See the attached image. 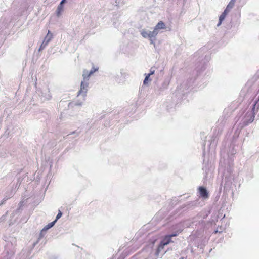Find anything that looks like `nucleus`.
<instances>
[{
    "instance_id": "f257e3e1",
    "label": "nucleus",
    "mask_w": 259,
    "mask_h": 259,
    "mask_svg": "<svg viewBox=\"0 0 259 259\" xmlns=\"http://www.w3.org/2000/svg\"><path fill=\"white\" fill-rule=\"evenodd\" d=\"M233 164L232 161H229L227 167H225V168H224L221 162H220L219 171L220 172L223 171L222 172L221 185L224 186V189H229L232 184V180L233 179V176L232 175L233 171Z\"/></svg>"
},
{
    "instance_id": "f03ea898",
    "label": "nucleus",
    "mask_w": 259,
    "mask_h": 259,
    "mask_svg": "<svg viewBox=\"0 0 259 259\" xmlns=\"http://www.w3.org/2000/svg\"><path fill=\"white\" fill-rule=\"evenodd\" d=\"M5 241L6 243L5 245L4 259H11L15 252V246L16 245V239L14 237H5Z\"/></svg>"
},
{
    "instance_id": "7ed1b4c3",
    "label": "nucleus",
    "mask_w": 259,
    "mask_h": 259,
    "mask_svg": "<svg viewBox=\"0 0 259 259\" xmlns=\"http://www.w3.org/2000/svg\"><path fill=\"white\" fill-rule=\"evenodd\" d=\"M255 111V110H252V108L251 110L248 111L245 113L239 123V126L241 128H242L253 122L254 119Z\"/></svg>"
},
{
    "instance_id": "20e7f679",
    "label": "nucleus",
    "mask_w": 259,
    "mask_h": 259,
    "mask_svg": "<svg viewBox=\"0 0 259 259\" xmlns=\"http://www.w3.org/2000/svg\"><path fill=\"white\" fill-rule=\"evenodd\" d=\"M170 79L168 77H166L164 79L162 83L159 85L158 83L157 79L154 81V90L157 94H160L161 93L166 89L169 84Z\"/></svg>"
},
{
    "instance_id": "39448f33",
    "label": "nucleus",
    "mask_w": 259,
    "mask_h": 259,
    "mask_svg": "<svg viewBox=\"0 0 259 259\" xmlns=\"http://www.w3.org/2000/svg\"><path fill=\"white\" fill-rule=\"evenodd\" d=\"M219 131L217 132L215 130L213 135L209 137L210 139L208 140V146L212 149H214L217 145L219 140Z\"/></svg>"
},
{
    "instance_id": "423d86ee",
    "label": "nucleus",
    "mask_w": 259,
    "mask_h": 259,
    "mask_svg": "<svg viewBox=\"0 0 259 259\" xmlns=\"http://www.w3.org/2000/svg\"><path fill=\"white\" fill-rule=\"evenodd\" d=\"M188 88L187 82H183L179 87H178L176 92V96L179 97H182V96H184L185 93H187L185 91H187Z\"/></svg>"
},
{
    "instance_id": "0eeeda50",
    "label": "nucleus",
    "mask_w": 259,
    "mask_h": 259,
    "mask_svg": "<svg viewBox=\"0 0 259 259\" xmlns=\"http://www.w3.org/2000/svg\"><path fill=\"white\" fill-rule=\"evenodd\" d=\"M89 87V81L87 80H82L81 82L80 89L78 92V95H82L83 97L86 96Z\"/></svg>"
},
{
    "instance_id": "6e6552de",
    "label": "nucleus",
    "mask_w": 259,
    "mask_h": 259,
    "mask_svg": "<svg viewBox=\"0 0 259 259\" xmlns=\"http://www.w3.org/2000/svg\"><path fill=\"white\" fill-rule=\"evenodd\" d=\"M198 202L197 201H192L187 202V203L182 205L181 209H184V210H192L198 206Z\"/></svg>"
},
{
    "instance_id": "1a4fd4ad",
    "label": "nucleus",
    "mask_w": 259,
    "mask_h": 259,
    "mask_svg": "<svg viewBox=\"0 0 259 259\" xmlns=\"http://www.w3.org/2000/svg\"><path fill=\"white\" fill-rule=\"evenodd\" d=\"M113 80L117 83H120L123 81L122 71L115 72L111 73Z\"/></svg>"
},
{
    "instance_id": "9d476101",
    "label": "nucleus",
    "mask_w": 259,
    "mask_h": 259,
    "mask_svg": "<svg viewBox=\"0 0 259 259\" xmlns=\"http://www.w3.org/2000/svg\"><path fill=\"white\" fill-rule=\"evenodd\" d=\"M140 34L145 38L151 37H156L155 35H153V31H150L146 29H142L140 31Z\"/></svg>"
},
{
    "instance_id": "9b49d317",
    "label": "nucleus",
    "mask_w": 259,
    "mask_h": 259,
    "mask_svg": "<svg viewBox=\"0 0 259 259\" xmlns=\"http://www.w3.org/2000/svg\"><path fill=\"white\" fill-rule=\"evenodd\" d=\"M165 28V24L162 21L159 22L154 28L153 30V35H155L156 36L159 32L160 29H163Z\"/></svg>"
},
{
    "instance_id": "f8f14e48",
    "label": "nucleus",
    "mask_w": 259,
    "mask_h": 259,
    "mask_svg": "<svg viewBox=\"0 0 259 259\" xmlns=\"http://www.w3.org/2000/svg\"><path fill=\"white\" fill-rule=\"evenodd\" d=\"M166 252V250L164 249V246L162 245V244L160 243L159 245H158L155 253V255L157 257H161Z\"/></svg>"
},
{
    "instance_id": "ddd939ff",
    "label": "nucleus",
    "mask_w": 259,
    "mask_h": 259,
    "mask_svg": "<svg viewBox=\"0 0 259 259\" xmlns=\"http://www.w3.org/2000/svg\"><path fill=\"white\" fill-rule=\"evenodd\" d=\"M200 196L205 199L209 197V194L207 189L203 186H200L198 188Z\"/></svg>"
},
{
    "instance_id": "4468645a",
    "label": "nucleus",
    "mask_w": 259,
    "mask_h": 259,
    "mask_svg": "<svg viewBox=\"0 0 259 259\" xmlns=\"http://www.w3.org/2000/svg\"><path fill=\"white\" fill-rule=\"evenodd\" d=\"M41 99L42 100H50L51 98V95L49 89L46 88L41 93Z\"/></svg>"
},
{
    "instance_id": "2eb2a0df",
    "label": "nucleus",
    "mask_w": 259,
    "mask_h": 259,
    "mask_svg": "<svg viewBox=\"0 0 259 259\" xmlns=\"http://www.w3.org/2000/svg\"><path fill=\"white\" fill-rule=\"evenodd\" d=\"M207 64L205 61H203L200 62L199 64L198 65L196 68V71L200 74L203 72L206 68Z\"/></svg>"
},
{
    "instance_id": "dca6fc26",
    "label": "nucleus",
    "mask_w": 259,
    "mask_h": 259,
    "mask_svg": "<svg viewBox=\"0 0 259 259\" xmlns=\"http://www.w3.org/2000/svg\"><path fill=\"white\" fill-rule=\"evenodd\" d=\"M53 37L52 34L50 32V31L49 30L47 34L45 36L42 44L46 46H47L48 44L50 42V41L51 40L52 38Z\"/></svg>"
},
{
    "instance_id": "f3484780",
    "label": "nucleus",
    "mask_w": 259,
    "mask_h": 259,
    "mask_svg": "<svg viewBox=\"0 0 259 259\" xmlns=\"http://www.w3.org/2000/svg\"><path fill=\"white\" fill-rule=\"evenodd\" d=\"M171 242V238L168 235L165 236L164 238L160 241V243L162 245L166 246L168 245L170 242Z\"/></svg>"
},
{
    "instance_id": "a211bd4d",
    "label": "nucleus",
    "mask_w": 259,
    "mask_h": 259,
    "mask_svg": "<svg viewBox=\"0 0 259 259\" xmlns=\"http://www.w3.org/2000/svg\"><path fill=\"white\" fill-rule=\"evenodd\" d=\"M66 0H61L59 6L57 7L56 12L57 15L59 16L61 13V12L63 10L64 4L66 3Z\"/></svg>"
},
{
    "instance_id": "6ab92c4d",
    "label": "nucleus",
    "mask_w": 259,
    "mask_h": 259,
    "mask_svg": "<svg viewBox=\"0 0 259 259\" xmlns=\"http://www.w3.org/2000/svg\"><path fill=\"white\" fill-rule=\"evenodd\" d=\"M92 75L89 74V71L87 70H84L83 71L82 76L83 80H87L89 81V78Z\"/></svg>"
},
{
    "instance_id": "aec40b11",
    "label": "nucleus",
    "mask_w": 259,
    "mask_h": 259,
    "mask_svg": "<svg viewBox=\"0 0 259 259\" xmlns=\"http://www.w3.org/2000/svg\"><path fill=\"white\" fill-rule=\"evenodd\" d=\"M124 0H115V3L113 4L115 6L117 7V8L120 7L121 6L125 4Z\"/></svg>"
},
{
    "instance_id": "412c9836",
    "label": "nucleus",
    "mask_w": 259,
    "mask_h": 259,
    "mask_svg": "<svg viewBox=\"0 0 259 259\" xmlns=\"http://www.w3.org/2000/svg\"><path fill=\"white\" fill-rule=\"evenodd\" d=\"M55 224V221H53L46 225L42 229H44V231H46L47 232V230L53 227Z\"/></svg>"
},
{
    "instance_id": "4be33fe9",
    "label": "nucleus",
    "mask_w": 259,
    "mask_h": 259,
    "mask_svg": "<svg viewBox=\"0 0 259 259\" xmlns=\"http://www.w3.org/2000/svg\"><path fill=\"white\" fill-rule=\"evenodd\" d=\"M252 110L257 111L259 109V96L257 100H256L252 106Z\"/></svg>"
},
{
    "instance_id": "5701e85b",
    "label": "nucleus",
    "mask_w": 259,
    "mask_h": 259,
    "mask_svg": "<svg viewBox=\"0 0 259 259\" xmlns=\"http://www.w3.org/2000/svg\"><path fill=\"white\" fill-rule=\"evenodd\" d=\"M46 231H44V229H42L40 232V234H39V237H38V240L36 242L34 243L33 244V246H34L35 245H36V244L37 243H38V241L41 239L44 236L46 235Z\"/></svg>"
},
{
    "instance_id": "b1692460",
    "label": "nucleus",
    "mask_w": 259,
    "mask_h": 259,
    "mask_svg": "<svg viewBox=\"0 0 259 259\" xmlns=\"http://www.w3.org/2000/svg\"><path fill=\"white\" fill-rule=\"evenodd\" d=\"M15 190L12 189L11 191V192L8 194L6 193L5 197L3 199L4 201L1 204H3L4 202V201H6V200L8 199L9 198H11L14 193Z\"/></svg>"
},
{
    "instance_id": "393cba45",
    "label": "nucleus",
    "mask_w": 259,
    "mask_h": 259,
    "mask_svg": "<svg viewBox=\"0 0 259 259\" xmlns=\"http://www.w3.org/2000/svg\"><path fill=\"white\" fill-rule=\"evenodd\" d=\"M145 77L143 81V84L147 85L149 83V82L151 81V79L150 78V76L149 74H145Z\"/></svg>"
},
{
    "instance_id": "a878e982",
    "label": "nucleus",
    "mask_w": 259,
    "mask_h": 259,
    "mask_svg": "<svg viewBox=\"0 0 259 259\" xmlns=\"http://www.w3.org/2000/svg\"><path fill=\"white\" fill-rule=\"evenodd\" d=\"M226 16L225 15V14H223V13L221 14V15L219 17L218 23L217 25V27H219V26H220L221 25L223 21L225 19Z\"/></svg>"
},
{
    "instance_id": "bb28decb",
    "label": "nucleus",
    "mask_w": 259,
    "mask_h": 259,
    "mask_svg": "<svg viewBox=\"0 0 259 259\" xmlns=\"http://www.w3.org/2000/svg\"><path fill=\"white\" fill-rule=\"evenodd\" d=\"M179 202V198L177 197H174L171 200L170 204L172 206H174V205H176Z\"/></svg>"
},
{
    "instance_id": "cd10ccee",
    "label": "nucleus",
    "mask_w": 259,
    "mask_h": 259,
    "mask_svg": "<svg viewBox=\"0 0 259 259\" xmlns=\"http://www.w3.org/2000/svg\"><path fill=\"white\" fill-rule=\"evenodd\" d=\"M156 69L157 68H156L155 66H153V67H151L150 70V72L149 73H148L147 74H149L150 76H151L152 75L154 74L155 72H157V71H156Z\"/></svg>"
},
{
    "instance_id": "c85d7f7f",
    "label": "nucleus",
    "mask_w": 259,
    "mask_h": 259,
    "mask_svg": "<svg viewBox=\"0 0 259 259\" xmlns=\"http://www.w3.org/2000/svg\"><path fill=\"white\" fill-rule=\"evenodd\" d=\"M235 1L236 0H231L227 7L230 9H231L233 7Z\"/></svg>"
},
{
    "instance_id": "c756f323",
    "label": "nucleus",
    "mask_w": 259,
    "mask_h": 259,
    "mask_svg": "<svg viewBox=\"0 0 259 259\" xmlns=\"http://www.w3.org/2000/svg\"><path fill=\"white\" fill-rule=\"evenodd\" d=\"M99 69L98 67H95V66H93L91 70L89 71V74L92 75L96 71H98Z\"/></svg>"
},
{
    "instance_id": "7c9ffc66",
    "label": "nucleus",
    "mask_w": 259,
    "mask_h": 259,
    "mask_svg": "<svg viewBox=\"0 0 259 259\" xmlns=\"http://www.w3.org/2000/svg\"><path fill=\"white\" fill-rule=\"evenodd\" d=\"M62 212L60 210H58V213L56 217V219L54 221H55V223L57 222V220L58 219H59L62 217Z\"/></svg>"
},
{
    "instance_id": "2f4dec72",
    "label": "nucleus",
    "mask_w": 259,
    "mask_h": 259,
    "mask_svg": "<svg viewBox=\"0 0 259 259\" xmlns=\"http://www.w3.org/2000/svg\"><path fill=\"white\" fill-rule=\"evenodd\" d=\"M181 232V231H177L175 232H173L170 234L168 235L171 238L172 237H175L178 235V234Z\"/></svg>"
},
{
    "instance_id": "473e14b6",
    "label": "nucleus",
    "mask_w": 259,
    "mask_h": 259,
    "mask_svg": "<svg viewBox=\"0 0 259 259\" xmlns=\"http://www.w3.org/2000/svg\"><path fill=\"white\" fill-rule=\"evenodd\" d=\"M149 39L150 40V44H152V45H153L155 47V44L154 41L156 39V37L149 38Z\"/></svg>"
},
{
    "instance_id": "72a5a7b5",
    "label": "nucleus",
    "mask_w": 259,
    "mask_h": 259,
    "mask_svg": "<svg viewBox=\"0 0 259 259\" xmlns=\"http://www.w3.org/2000/svg\"><path fill=\"white\" fill-rule=\"evenodd\" d=\"M203 224H204V221L203 220H201V223L200 222H199V227H198V228H200V229H202L203 227Z\"/></svg>"
},
{
    "instance_id": "f704fd0d",
    "label": "nucleus",
    "mask_w": 259,
    "mask_h": 259,
    "mask_svg": "<svg viewBox=\"0 0 259 259\" xmlns=\"http://www.w3.org/2000/svg\"><path fill=\"white\" fill-rule=\"evenodd\" d=\"M231 9L228 8L227 7H226V8L225 9V10L224 11V12L222 13L223 14H225V15H227V13L229 12V11Z\"/></svg>"
},
{
    "instance_id": "c9c22d12",
    "label": "nucleus",
    "mask_w": 259,
    "mask_h": 259,
    "mask_svg": "<svg viewBox=\"0 0 259 259\" xmlns=\"http://www.w3.org/2000/svg\"><path fill=\"white\" fill-rule=\"evenodd\" d=\"M209 169V167H208V165H204L203 167V170L205 171V172L207 174V171Z\"/></svg>"
},
{
    "instance_id": "e433bc0d",
    "label": "nucleus",
    "mask_w": 259,
    "mask_h": 259,
    "mask_svg": "<svg viewBox=\"0 0 259 259\" xmlns=\"http://www.w3.org/2000/svg\"><path fill=\"white\" fill-rule=\"evenodd\" d=\"M46 47V46L45 45L41 44V45H40V47L39 49V51H41V50H44Z\"/></svg>"
},
{
    "instance_id": "4c0bfd02",
    "label": "nucleus",
    "mask_w": 259,
    "mask_h": 259,
    "mask_svg": "<svg viewBox=\"0 0 259 259\" xmlns=\"http://www.w3.org/2000/svg\"><path fill=\"white\" fill-rule=\"evenodd\" d=\"M80 132H77L76 131L73 132L71 134H76V136H78Z\"/></svg>"
},
{
    "instance_id": "58836bf2",
    "label": "nucleus",
    "mask_w": 259,
    "mask_h": 259,
    "mask_svg": "<svg viewBox=\"0 0 259 259\" xmlns=\"http://www.w3.org/2000/svg\"><path fill=\"white\" fill-rule=\"evenodd\" d=\"M231 153L232 155L235 154L236 153V150H235L234 149H233L231 150Z\"/></svg>"
},
{
    "instance_id": "ea45409f",
    "label": "nucleus",
    "mask_w": 259,
    "mask_h": 259,
    "mask_svg": "<svg viewBox=\"0 0 259 259\" xmlns=\"http://www.w3.org/2000/svg\"><path fill=\"white\" fill-rule=\"evenodd\" d=\"M18 185V187L20 185V183H19V180H18L17 183L16 185L15 186V189L16 188V187H17Z\"/></svg>"
},
{
    "instance_id": "a19ab883",
    "label": "nucleus",
    "mask_w": 259,
    "mask_h": 259,
    "mask_svg": "<svg viewBox=\"0 0 259 259\" xmlns=\"http://www.w3.org/2000/svg\"><path fill=\"white\" fill-rule=\"evenodd\" d=\"M20 206L19 207V208H18V209H16V211H15V213H19V211H20Z\"/></svg>"
},
{
    "instance_id": "79ce46f5",
    "label": "nucleus",
    "mask_w": 259,
    "mask_h": 259,
    "mask_svg": "<svg viewBox=\"0 0 259 259\" xmlns=\"http://www.w3.org/2000/svg\"><path fill=\"white\" fill-rule=\"evenodd\" d=\"M5 219V217L4 215L2 216V217L1 218V219H0V220H1V221H4Z\"/></svg>"
},
{
    "instance_id": "37998d69",
    "label": "nucleus",
    "mask_w": 259,
    "mask_h": 259,
    "mask_svg": "<svg viewBox=\"0 0 259 259\" xmlns=\"http://www.w3.org/2000/svg\"><path fill=\"white\" fill-rule=\"evenodd\" d=\"M238 134L235 133V135H234L233 138H237V137H238Z\"/></svg>"
},
{
    "instance_id": "c03bdc74",
    "label": "nucleus",
    "mask_w": 259,
    "mask_h": 259,
    "mask_svg": "<svg viewBox=\"0 0 259 259\" xmlns=\"http://www.w3.org/2000/svg\"><path fill=\"white\" fill-rule=\"evenodd\" d=\"M76 105H81V103H76Z\"/></svg>"
},
{
    "instance_id": "a18cd8bd",
    "label": "nucleus",
    "mask_w": 259,
    "mask_h": 259,
    "mask_svg": "<svg viewBox=\"0 0 259 259\" xmlns=\"http://www.w3.org/2000/svg\"><path fill=\"white\" fill-rule=\"evenodd\" d=\"M206 144V142H205V143H204V144H203V146H204V147H205V146Z\"/></svg>"
},
{
    "instance_id": "49530a36",
    "label": "nucleus",
    "mask_w": 259,
    "mask_h": 259,
    "mask_svg": "<svg viewBox=\"0 0 259 259\" xmlns=\"http://www.w3.org/2000/svg\"><path fill=\"white\" fill-rule=\"evenodd\" d=\"M160 73H162V74H163L162 70H160Z\"/></svg>"
},
{
    "instance_id": "de8ad7c7",
    "label": "nucleus",
    "mask_w": 259,
    "mask_h": 259,
    "mask_svg": "<svg viewBox=\"0 0 259 259\" xmlns=\"http://www.w3.org/2000/svg\"><path fill=\"white\" fill-rule=\"evenodd\" d=\"M239 127L240 129H241V128H240V126H239V124L238 125V127H237V129H238V128H239Z\"/></svg>"
},
{
    "instance_id": "09e8293b",
    "label": "nucleus",
    "mask_w": 259,
    "mask_h": 259,
    "mask_svg": "<svg viewBox=\"0 0 259 259\" xmlns=\"http://www.w3.org/2000/svg\"><path fill=\"white\" fill-rule=\"evenodd\" d=\"M239 127L240 129H241V128H240V126H239V124L238 125V127H237V129H238V128H239Z\"/></svg>"
},
{
    "instance_id": "8fccbe9b",
    "label": "nucleus",
    "mask_w": 259,
    "mask_h": 259,
    "mask_svg": "<svg viewBox=\"0 0 259 259\" xmlns=\"http://www.w3.org/2000/svg\"><path fill=\"white\" fill-rule=\"evenodd\" d=\"M52 259H58V258L56 257H53Z\"/></svg>"
}]
</instances>
